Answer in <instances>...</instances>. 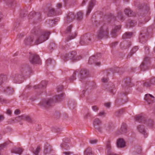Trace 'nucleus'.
<instances>
[{
  "instance_id": "obj_1",
  "label": "nucleus",
  "mask_w": 155,
  "mask_h": 155,
  "mask_svg": "<svg viewBox=\"0 0 155 155\" xmlns=\"http://www.w3.org/2000/svg\"><path fill=\"white\" fill-rule=\"evenodd\" d=\"M63 94L56 95L52 98L43 100L39 104L40 107L42 108L47 109L52 106L54 102L60 101L62 99Z\"/></svg>"
},
{
  "instance_id": "obj_2",
  "label": "nucleus",
  "mask_w": 155,
  "mask_h": 155,
  "mask_svg": "<svg viewBox=\"0 0 155 155\" xmlns=\"http://www.w3.org/2000/svg\"><path fill=\"white\" fill-rule=\"evenodd\" d=\"M50 34V33L48 32H38L36 36L35 44L38 45L48 39Z\"/></svg>"
},
{
  "instance_id": "obj_3",
  "label": "nucleus",
  "mask_w": 155,
  "mask_h": 155,
  "mask_svg": "<svg viewBox=\"0 0 155 155\" xmlns=\"http://www.w3.org/2000/svg\"><path fill=\"white\" fill-rule=\"evenodd\" d=\"M109 34V30L108 27L106 25H103L99 29L97 36L99 39H102L104 37H107Z\"/></svg>"
},
{
  "instance_id": "obj_4",
  "label": "nucleus",
  "mask_w": 155,
  "mask_h": 155,
  "mask_svg": "<svg viewBox=\"0 0 155 155\" xmlns=\"http://www.w3.org/2000/svg\"><path fill=\"white\" fill-rule=\"evenodd\" d=\"M75 55V52L74 51H72L70 53L66 54L64 57V60L66 61L69 60H71L73 61L79 60L81 58V56L76 57Z\"/></svg>"
},
{
  "instance_id": "obj_5",
  "label": "nucleus",
  "mask_w": 155,
  "mask_h": 155,
  "mask_svg": "<svg viewBox=\"0 0 155 155\" xmlns=\"http://www.w3.org/2000/svg\"><path fill=\"white\" fill-rule=\"evenodd\" d=\"M29 61L32 64H39L41 62L39 56L35 54H31L29 58Z\"/></svg>"
},
{
  "instance_id": "obj_6",
  "label": "nucleus",
  "mask_w": 155,
  "mask_h": 155,
  "mask_svg": "<svg viewBox=\"0 0 155 155\" xmlns=\"http://www.w3.org/2000/svg\"><path fill=\"white\" fill-rule=\"evenodd\" d=\"M91 38L89 36L87 35H85L81 37V39L80 41L81 45H83L85 44L87 45L91 42Z\"/></svg>"
},
{
  "instance_id": "obj_7",
  "label": "nucleus",
  "mask_w": 155,
  "mask_h": 155,
  "mask_svg": "<svg viewBox=\"0 0 155 155\" xmlns=\"http://www.w3.org/2000/svg\"><path fill=\"white\" fill-rule=\"evenodd\" d=\"M150 58L148 57L144 58L143 62L140 65V68L142 71H145L147 69V65L149 63Z\"/></svg>"
},
{
  "instance_id": "obj_8",
  "label": "nucleus",
  "mask_w": 155,
  "mask_h": 155,
  "mask_svg": "<svg viewBox=\"0 0 155 155\" xmlns=\"http://www.w3.org/2000/svg\"><path fill=\"white\" fill-rule=\"evenodd\" d=\"M144 100L148 104H150L155 102V97L150 94H147L145 95Z\"/></svg>"
},
{
  "instance_id": "obj_9",
  "label": "nucleus",
  "mask_w": 155,
  "mask_h": 155,
  "mask_svg": "<svg viewBox=\"0 0 155 155\" xmlns=\"http://www.w3.org/2000/svg\"><path fill=\"white\" fill-rule=\"evenodd\" d=\"M102 124V121L98 118H95L94 120L93 125L95 129L99 131H101V128L99 127Z\"/></svg>"
},
{
  "instance_id": "obj_10",
  "label": "nucleus",
  "mask_w": 155,
  "mask_h": 155,
  "mask_svg": "<svg viewBox=\"0 0 155 155\" xmlns=\"http://www.w3.org/2000/svg\"><path fill=\"white\" fill-rule=\"evenodd\" d=\"M75 18V15L73 12H69L67 15L66 18L65 19V22L68 23L71 22Z\"/></svg>"
},
{
  "instance_id": "obj_11",
  "label": "nucleus",
  "mask_w": 155,
  "mask_h": 155,
  "mask_svg": "<svg viewBox=\"0 0 155 155\" xmlns=\"http://www.w3.org/2000/svg\"><path fill=\"white\" fill-rule=\"evenodd\" d=\"M95 0H91L87 8V11L86 13L87 16H88L89 15L93 6L95 5Z\"/></svg>"
},
{
  "instance_id": "obj_12",
  "label": "nucleus",
  "mask_w": 155,
  "mask_h": 155,
  "mask_svg": "<svg viewBox=\"0 0 155 155\" xmlns=\"http://www.w3.org/2000/svg\"><path fill=\"white\" fill-rule=\"evenodd\" d=\"M95 0H91L87 8V11L86 13L87 16H88L89 15L93 6L95 5Z\"/></svg>"
},
{
  "instance_id": "obj_13",
  "label": "nucleus",
  "mask_w": 155,
  "mask_h": 155,
  "mask_svg": "<svg viewBox=\"0 0 155 155\" xmlns=\"http://www.w3.org/2000/svg\"><path fill=\"white\" fill-rule=\"evenodd\" d=\"M88 72L86 69L82 70L80 72V78L82 80L86 78L88 76Z\"/></svg>"
},
{
  "instance_id": "obj_14",
  "label": "nucleus",
  "mask_w": 155,
  "mask_h": 155,
  "mask_svg": "<svg viewBox=\"0 0 155 155\" xmlns=\"http://www.w3.org/2000/svg\"><path fill=\"white\" fill-rule=\"evenodd\" d=\"M125 145V143L123 139H119L117 142V146L118 148H123Z\"/></svg>"
},
{
  "instance_id": "obj_15",
  "label": "nucleus",
  "mask_w": 155,
  "mask_h": 155,
  "mask_svg": "<svg viewBox=\"0 0 155 155\" xmlns=\"http://www.w3.org/2000/svg\"><path fill=\"white\" fill-rule=\"evenodd\" d=\"M47 84V82L45 81H42L40 84L35 85L34 87L35 89L41 88L42 87H45Z\"/></svg>"
},
{
  "instance_id": "obj_16",
  "label": "nucleus",
  "mask_w": 155,
  "mask_h": 155,
  "mask_svg": "<svg viewBox=\"0 0 155 155\" xmlns=\"http://www.w3.org/2000/svg\"><path fill=\"white\" fill-rule=\"evenodd\" d=\"M34 36H29L26 38L24 40V43L26 45L31 44L33 41Z\"/></svg>"
},
{
  "instance_id": "obj_17",
  "label": "nucleus",
  "mask_w": 155,
  "mask_h": 155,
  "mask_svg": "<svg viewBox=\"0 0 155 155\" xmlns=\"http://www.w3.org/2000/svg\"><path fill=\"white\" fill-rule=\"evenodd\" d=\"M131 45V43L130 42L125 41L121 44L120 47L123 49H126L129 48Z\"/></svg>"
},
{
  "instance_id": "obj_18",
  "label": "nucleus",
  "mask_w": 155,
  "mask_h": 155,
  "mask_svg": "<svg viewBox=\"0 0 155 155\" xmlns=\"http://www.w3.org/2000/svg\"><path fill=\"white\" fill-rule=\"evenodd\" d=\"M120 28V26H117L112 30L111 33V35L113 37L115 38L116 36L117 32Z\"/></svg>"
},
{
  "instance_id": "obj_19",
  "label": "nucleus",
  "mask_w": 155,
  "mask_h": 155,
  "mask_svg": "<svg viewBox=\"0 0 155 155\" xmlns=\"http://www.w3.org/2000/svg\"><path fill=\"white\" fill-rule=\"evenodd\" d=\"M137 129L141 133L144 134L145 137H147V136H146V132L144 128L143 127V125H140L137 127Z\"/></svg>"
},
{
  "instance_id": "obj_20",
  "label": "nucleus",
  "mask_w": 155,
  "mask_h": 155,
  "mask_svg": "<svg viewBox=\"0 0 155 155\" xmlns=\"http://www.w3.org/2000/svg\"><path fill=\"white\" fill-rule=\"evenodd\" d=\"M124 12L125 14L128 16L134 15L133 13V12L130 9L126 8L124 10Z\"/></svg>"
},
{
  "instance_id": "obj_21",
  "label": "nucleus",
  "mask_w": 155,
  "mask_h": 155,
  "mask_svg": "<svg viewBox=\"0 0 155 155\" xmlns=\"http://www.w3.org/2000/svg\"><path fill=\"white\" fill-rule=\"evenodd\" d=\"M56 14L59 15V14L57 13L53 8H51L49 9L48 14V16H52Z\"/></svg>"
},
{
  "instance_id": "obj_22",
  "label": "nucleus",
  "mask_w": 155,
  "mask_h": 155,
  "mask_svg": "<svg viewBox=\"0 0 155 155\" xmlns=\"http://www.w3.org/2000/svg\"><path fill=\"white\" fill-rule=\"evenodd\" d=\"M133 35L132 32H127L123 36V38L124 39H126L130 38Z\"/></svg>"
},
{
  "instance_id": "obj_23",
  "label": "nucleus",
  "mask_w": 155,
  "mask_h": 155,
  "mask_svg": "<svg viewBox=\"0 0 155 155\" xmlns=\"http://www.w3.org/2000/svg\"><path fill=\"white\" fill-rule=\"evenodd\" d=\"M4 91L9 95L12 94L14 92L13 88L9 87H6L4 90Z\"/></svg>"
},
{
  "instance_id": "obj_24",
  "label": "nucleus",
  "mask_w": 155,
  "mask_h": 155,
  "mask_svg": "<svg viewBox=\"0 0 155 155\" xmlns=\"http://www.w3.org/2000/svg\"><path fill=\"white\" fill-rule=\"evenodd\" d=\"M40 147L39 146L35 150H34V148L33 147H31V150L35 155H38V153L40 150Z\"/></svg>"
},
{
  "instance_id": "obj_25",
  "label": "nucleus",
  "mask_w": 155,
  "mask_h": 155,
  "mask_svg": "<svg viewBox=\"0 0 155 155\" xmlns=\"http://www.w3.org/2000/svg\"><path fill=\"white\" fill-rule=\"evenodd\" d=\"M7 77L5 75L0 74V85L7 80Z\"/></svg>"
},
{
  "instance_id": "obj_26",
  "label": "nucleus",
  "mask_w": 155,
  "mask_h": 155,
  "mask_svg": "<svg viewBox=\"0 0 155 155\" xmlns=\"http://www.w3.org/2000/svg\"><path fill=\"white\" fill-rule=\"evenodd\" d=\"M84 155H93L91 149L89 147L87 148L84 151Z\"/></svg>"
},
{
  "instance_id": "obj_27",
  "label": "nucleus",
  "mask_w": 155,
  "mask_h": 155,
  "mask_svg": "<svg viewBox=\"0 0 155 155\" xmlns=\"http://www.w3.org/2000/svg\"><path fill=\"white\" fill-rule=\"evenodd\" d=\"M22 151V149L20 148H15L12 150L13 153L18 154H21Z\"/></svg>"
},
{
  "instance_id": "obj_28",
  "label": "nucleus",
  "mask_w": 155,
  "mask_h": 155,
  "mask_svg": "<svg viewBox=\"0 0 155 155\" xmlns=\"http://www.w3.org/2000/svg\"><path fill=\"white\" fill-rule=\"evenodd\" d=\"M120 130L123 133H126L127 132V126L125 124H123L121 127Z\"/></svg>"
},
{
  "instance_id": "obj_29",
  "label": "nucleus",
  "mask_w": 155,
  "mask_h": 155,
  "mask_svg": "<svg viewBox=\"0 0 155 155\" xmlns=\"http://www.w3.org/2000/svg\"><path fill=\"white\" fill-rule=\"evenodd\" d=\"M83 14L81 12H78L77 14V19L78 20H81L83 18Z\"/></svg>"
},
{
  "instance_id": "obj_30",
  "label": "nucleus",
  "mask_w": 155,
  "mask_h": 155,
  "mask_svg": "<svg viewBox=\"0 0 155 155\" xmlns=\"http://www.w3.org/2000/svg\"><path fill=\"white\" fill-rule=\"evenodd\" d=\"M138 49V47L135 46L131 50V51L130 53V54L128 55V56H130V57L133 54L135 53Z\"/></svg>"
},
{
  "instance_id": "obj_31",
  "label": "nucleus",
  "mask_w": 155,
  "mask_h": 155,
  "mask_svg": "<svg viewBox=\"0 0 155 155\" xmlns=\"http://www.w3.org/2000/svg\"><path fill=\"white\" fill-rule=\"evenodd\" d=\"M25 117V115H23L16 117L15 120L19 122L22 120H24Z\"/></svg>"
},
{
  "instance_id": "obj_32",
  "label": "nucleus",
  "mask_w": 155,
  "mask_h": 155,
  "mask_svg": "<svg viewBox=\"0 0 155 155\" xmlns=\"http://www.w3.org/2000/svg\"><path fill=\"white\" fill-rule=\"evenodd\" d=\"M144 118V117L140 115H137L135 116V119L136 121H141V120Z\"/></svg>"
},
{
  "instance_id": "obj_33",
  "label": "nucleus",
  "mask_w": 155,
  "mask_h": 155,
  "mask_svg": "<svg viewBox=\"0 0 155 155\" xmlns=\"http://www.w3.org/2000/svg\"><path fill=\"white\" fill-rule=\"evenodd\" d=\"M136 24V22L134 21H131L127 24V26H129L130 27L134 26Z\"/></svg>"
},
{
  "instance_id": "obj_34",
  "label": "nucleus",
  "mask_w": 155,
  "mask_h": 155,
  "mask_svg": "<svg viewBox=\"0 0 155 155\" xmlns=\"http://www.w3.org/2000/svg\"><path fill=\"white\" fill-rule=\"evenodd\" d=\"M38 13H36L34 12H31L28 15V17L29 18H31V16H32L33 17H34L35 16H36L37 15H38Z\"/></svg>"
},
{
  "instance_id": "obj_35",
  "label": "nucleus",
  "mask_w": 155,
  "mask_h": 155,
  "mask_svg": "<svg viewBox=\"0 0 155 155\" xmlns=\"http://www.w3.org/2000/svg\"><path fill=\"white\" fill-rule=\"evenodd\" d=\"M106 115V113L104 111H102L97 114V116L101 117H104Z\"/></svg>"
},
{
  "instance_id": "obj_36",
  "label": "nucleus",
  "mask_w": 155,
  "mask_h": 155,
  "mask_svg": "<svg viewBox=\"0 0 155 155\" xmlns=\"http://www.w3.org/2000/svg\"><path fill=\"white\" fill-rule=\"evenodd\" d=\"M148 125L150 127H152L153 124V121L151 120H149L146 121Z\"/></svg>"
},
{
  "instance_id": "obj_37",
  "label": "nucleus",
  "mask_w": 155,
  "mask_h": 155,
  "mask_svg": "<svg viewBox=\"0 0 155 155\" xmlns=\"http://www.w3.org/2000/svg\"><path fill=\"white\" fill-rule=\"evenodd\" d=\"M106 147L107 150V151H110V150L111 149V145L109 141H108L106 144Z\"/></svg>"
},
{
  "instance_id": "obj_38",
  "label": "nucleus",
  "mask_w": 155,
  "mask_h": 155,
  "mask_svg": "<svg viewBox=\"0 0 155 155\" xmlns=\"http://www.w3.org/2000/svg\"><path fill=\"white\" fill-rule=\"evenodd\" d=\"M25 118L24 120L29 122H31V120L29 116L25 115Z\"/></svg>"
},
{
  "instance_id": "obj_39",
  "label": "nucleus",
  "mask_w": 155,
  "mask_h": 155,
  "mask_svg": "<svg viewBox=\"0 0 155 155\" xmlns=\"http://www.w3.org/2000/svg\"><path fill=\"white\" fill-rule=\"evenodd\" d=\"M117 17L118 18H120L121 20H122L124 18L123 16L122 15V13L121 12H119L117 15Z\"/></svg>"
},
{
  "instance_id": "obj_40",
  "label": "nucleus",
  "mask_w": 155,
  "mask_h": 155,
  "mask_svg": "<svg viewBox=\"0 0 155 155\" xmlns=\"http://www.w3.org/2000/svg\"><path fill=\"white\" fill-rule=\"evenodd\" d=\"M0 102H1L2 103H8L7 100L4 99L1 97H0Z\"/></svg>"
},
{
  "instance_id": "obj_41",
  "label": "nucleus",
  "mask_w": 155,
  "mask_h": 155,
  "mask_svg": "<svg viewBox=\"0 0 155 155\" xmlns=\"http://www.w3.org/2000/svg\"><path fill=\"white\" fill-rule=\"evenodd\" d=\"M76 74L75 72L74 73L72 76L70 78L71 81H72L76 79Z\"/></svg>"
},
{
  "instance_id": "obj_42",
  "label": "nucleus",
  "mask_w": 155,
  "mask_h": 155,
  "mask_svg": "<svg viewBox=\"0 0 155 155\" xmlns=\"http://www.w3.org/2000/svg\"><path fill=\"white\" fill-rule=\"evenodd\" d=\"M72 28V26L71 25H70L68 26L66 30V33H68L70 32L71 31Z\"/></svg>"
},
{
  "instance_id": "obj_43",
  "label": "nucleus",
  "mask_w": 155,
  "mask_h": 155,
  "mask_svg": "<svg viewBox=\"0 0 155 155\" xmlns=\"http://www.w3.org/2000/svg\"><path fill=\"white\" fill-rule=\"evenodd\" d=\"M98 141L96 139L92 140H90V143L91 144H94L96 143Z\"/></svg>"
},
{
  "instance_id": "obj_44",
  "label": "nucleus",
  "mask_w": 155,
  "mask_h": 155,
  "mask_svg": "<svg viewBox=\"0 0 155 155\" xmlns=\"http://www.w3.org/2000/svg\"><path fill=\"white\" fill-rule=\"evenodd\" d=\"M52 63V60L51 59H48L46 62V64L47 66L51 64Z\"/></svg>"
},
{
  "instance_id": "obj_45",
  "label": "nucleus",
  "mask_w": 155,
  "mask_h": 155,
  "mask_svg": "<svg viewBox=\"0 0 155 155\" xmlns=\"http://www.w3.org/2000/svg\"><path fill=\"white\" fill-rule=\"evenodd\" d=\"M122 110H120L116 111L115 113V115L117 116H119L122 113Z\"/></svg>"
},
{
  "instance_id": "obj_46",
  "label": "nucleus",
  "mask_w": 155,
  "mask_h": 155,
  "mask_svg": "<svg viewBox=\"0 0 155 155\" xmlns=\"http://www.w3.org/2000/svg\"><path fill=\"white\" fill-rule=\"evenodd\" d=\"M151 84L150 81L149 82H146L144 83V85L146 87H150Z\"/></svg>"
},
{
  "instance_id": "obj_47",
  "label": "nucleus",
  "mask_w": 155,
  "mask_h": 155,
  "mask_svg": "<svg viewBox=\"0 0 155 155\" xmlns=\"http://www.w3.org/2000/svg\"><path fill=\"white\" fill-rule=\"evenodd\" d=\"M92 108L93 110L95 112L97 111L98 110V107L96 106H93Z\"/></svg>"
},
{
  "instance_id": "obj_48",
  "label": "nucleus",
  "mask_w": 155,
  "mask_h": 155,
  "mask_svg": "<svg viewBox=\"0 0 155 155\" xmlns=\"http://www.w3.org/2000/svg\"><path fill=\"white\" fill-rule=\"evenodd\" d=\"M63 153L65 155H70L71 154H72L73 153V152H64Z\"/></svg>"
},
{
  "instance_id": "obj_49",
  "label": "nucleus",
  "mask_w": 155,
  "mask_h": 155,
  "mask_svg": "<svg viewBox=\"0 0 155 155\" xmlns=\"http://www.w3.org/2000/svg\"><path fill=\"white\" fill-rule=\"evenodd\" d=\"M150 81L151 84L155 85V78H152Z\"/></svg>"
},
{
  "instance_id": "obj_50",
  "label": "nucleus",
  "mask_w": 155,
  "mask_h": 155,
  "mask_svg": "<svg viewBox=\"0 0 155 155\" xmlns=\"http://www.w3.org/2000/svg\"><path fill=\"white\" fill-rule=\"evenodd\" d=\"M117 44V42H113L111 44V46L112 47H115L116 45Z\"/></svg>"
},
{
  "instance_id": "obj_51",
  "label": "nucleus",
  "mask_w": 155,
  "mask_h": 155,
  "mask_svg": "<svg viewBox=\"0 0 155 155\" xmlns=\"http://www.w3.org/2000/svg\"><path fill=\"white\" fill-rule=\"evenodd\" d=\"M107 155H117L111 151H107Z\"/></svg>"
},
{
  "instance_id": "obj_52",
  "label": "nucleus",
  "mask_w": 155,
  "mask_h": 155,
  "mask_svg": "<svg viewBox=\"0 0 155 155\" xmlns=\"http://www.w3.org/2000/svg\"><path fill=\"white\" fill-rule=\"evenodd\" d=\"M20 111L18 109H16L14 113L15 114L18 115L20 114Z\"/></svg>"
},
{
  "instance_id": "obj_53",
  "label": "nucleus",
  "mask_w": 155,
  "mask_h": 155,
  "mask_svg": "<svg viewBox=\"0 0 155 155\" xmlns=\"http://www.w3.org/2000/svg\"><path fill=\"white\" fill-rule=\"evenodd\" d=\"M104 105L106 107L109 108L110 106V103H106Z\"/></svg>"
},
{
  "instance_id": "obj_54",
  "label": "nucleus",
  "mask_w": 155,
  "mask_h": 155,
  "mask_svg": "<svg viewBox=\"0 0 155 155\" xmlns=\"http://www.w3.org/2000/svg\"><path fill=\"white\" fill-rule=\"evenodd\" d=\"M108 79L107 78H102V80L103 82H106L108 81Z\"/></svg>"
},
{
  "instance_id": "obj_55",
  "label": "nucleus",
  "mask_w": 155,
  "mask_h": 155,
  "mask_svg": "<svg viewBox=\"0 0 155 155\" xmlns=\"http://www.w3.org/2000/svg\"><path fill=\"white\" fill-rule=\"evenodd\" d=\"M56 6L58 8H60L62 7V5L60 3H58L57 5Z\"/></svg>"
},
{
  "instance_id": "obj_56",
  "label": "nucleus",
  "mask_w": 155,
  "mask_h": 155,
  "mask_svg": "<svg viewBox=\"0 0 155 155\" xmlns=\"http://www.w3.org/2000/svg\"><path fill=\"white\" fill-rule=\"evenodd\" d=\"M12 112L11 110L10 109H8L7 110V114H8L9 115H11L12 114Z\"/></svg>"
},
{
  "instance_id": "obj_57",
  "label": "nucleus",
  "mask_w": 155,
  "mask_h": 155,
  "mask_svg": "<svg viewBox=\"0 0 155 155\" xmlns=\"http://www.w3.org/2000/svg\"><path fill=\"white\" fill-rule=\"evenodd\" d=\"M76 35H72L71 36H70L69 38H68V39H69L70 40L71 39H73L75 37Z\"/></svg>"
},
{
  "instance_id": "obj_58",
  "label": "nucleus",
  "mask_w": 155,
  "mask_h": 155,
  "mask_svg": "<svg viewBox=\"0 0 155 155\" xmlns=\"http://www.w3.org/2000/svg\"><path fill=\"white\" fill-rule=\"evenodd\" d=\"M4 119V117L3 116L0 115V122L2 121Z\"/></svg>"
},
{
  "instance_id": "obj_59",
  "label": "nucleus",
  "mask_w": 155,
  "mask_h": 155,
  "mask_svg": "<svg viewBox=\"0 0 155 155\" xmlns=\"http://www.w3.org/2000/svg\"><path fill=\"white\" fill-rule=\"evenodd\" d=\"M23 36L24 35L23 34L21 33L18 35L17 37L18 38H21L23 37Z\"/></svg>"
},
{
  "instance_id": "obj_60",
  "label": "nucleus",
  "mask_w": 155,
  "mask_h": 155,
  "mask_svg": "<svg viewBox=\"0 0 155 155\" xmlns=\"http://www.w3.org/2000/svg\"><path fill=\"white\" fill-rule=\"evenodd\" d=\"M94 56H93V57H90V58L89 61V63H90V62H91L92 61V60L93 59V58H94Z\"/></svg>"
},
{
  "instance_id": "obj_61",
  "label": "nucleus",
  "mask_w": 155,
  "mask_h": 155,
  "mask_svg": "<svg viewBox=\"0 0 155 155\" xmlns=\"http://www.w3.org/2000/svg\"><path fill=\"white\" fill-rule=\"evenodd\" d=\"M86 1H85V0H83L82 4H81V5L82 6H83L84 5H85L86 4Z\"/></svg>"
},
{
  "instance_id": "obj_62",
  "label": "nucleus",
  "mask_w": 155,
  "mask_h": 155,
  "mask_svg": "<svg viewBox=\"0 0 155 155\" xmlns=\"http://www.w3.org/2000/svg\"><path fill=\"white\" fill-rule=\"evenodd\" d=\"M142 37H143V36H142V35H141V36H140V41H142V39H144V37L142 38Z\"/></svg>"
},
{
  "instance_id": "obj_63",
  "label": "nucleus",
  "mask_w": 155,
  "mask_h": 155,
  "mask_svg": "<svg viewBox=\"0 0 155 155\" xmlns=\"http://www.w3.org/2000/svg\"><path fill=\"white\" fill-rule=\"evenodd\" d=\"M62 89V87H61L60 88H59V87H58L57 88V91H61Z\"/></svg>"
},
{
  "instance_id": "obj_64",
  "label": "nucleus",
  "mask_w": 155,
  "mask_h": 155,
  "mask_svg": "<svg viewBox=\"0 0 155 155\" xmlns=\"http://www.w3.org/2000/svg\"><path fill=\"white\" fill-rule=\"evenodd\" d=\"M101 64V63L100 62H97V63H96V66H99Z\"/></svg>"
}]
</instances>
